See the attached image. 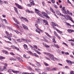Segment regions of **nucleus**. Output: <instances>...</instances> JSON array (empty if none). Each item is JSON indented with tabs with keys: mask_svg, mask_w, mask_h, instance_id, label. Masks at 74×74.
Listing matches in <instances>:
<instances>
[{
	"mask_svg": "<svg viewBox=\"0 0 74 74\" xmlns=\"http://www.w3.org/2000/svg\"><path fill=\"white\" fill-rule=\"evenodd\" d=\"M43 53L45 55H48L49 56V58H50L51 60H53L54 61H55V60H56L57 58H54V56L52 54H51L49 53H47L46 52H44Z\"/></svg>",
	"mask_w": 74,
	"mask_h": 74,
	"instance_id": "1",
	"label": "nucleus"
},
{
	"mask_svg": "<svg viewBox=\"0 0 74 74\" xmlns=\"http://www.w3.org/2000/svg\"><path fill=\"white\" fill-rule=\"evenodd\" d=\"M5 33L6 35L7 36H5L4 37H5L6 38H8L9 41H11L12 39L11 37H12V35H11L9 33H8V32L6 31L5 32Z\"/></svg>",
	"mask_w": 74,
	"mask_h": 74,
	"instance_id": "2",
	"label": "nucleus"
},
{
	"mask_svg": "<svg viewBox=\"0 0 74 74\" xmlns=\"http://www.w3.org/2000/svg\"><path fill=\"white\" fill-rule=\"evenodd\" d=\"M62 12H63L64 14H69V10H66V7H62Z\"/></svg>",
	"mask_w": 74,
	"mask_h": 74,
	"instance_id": "3",
	"label": "nucleus"
},
{
	"mask_svg": "<svg viewBox=\"0 0 74 74\" xmlns=\"http://www.w3.org/2000/svg\"><path fill=\"white\" fill-rule=\"evenodd\" d=\"M42 15L45 16V18H47L48 19H49V18H50V17L48 15V14L46 13L43 12H42Z\"/></svg>",
	"mask_w": 74,
	"mask_h": 74,
	"instance_id": "4",
	"label": "nucleus"
},
{
	"mask_svg": "<svg viewBox=\"0 0 74 74\" xmlns=\"http://www.w3.org/2000/svg\"><path fill=\"white\" fill-rule=\"evenodd\" d=\"M15 4L16 5L17 8H19V9H21V10H22L23 8L22 7V6L19 5V4H18L15 3Z\"/></svg>",
	"mask_w": 74,
	"mask_h": 74,
	"instance_id": "5",
	"label": "nucleus"
},
{
	"mask_svg": "<svg viewBox=\"0 0 74 74\" xmlns=\"http://www.w3.org/2000/svg\"><path fill=\"white\" fill-rule=\"evenodd\" d=\"M27 53H29L30 55H32L35 56H36V53H34L33 54V53L32 52V51H27Z\"/></svg>",
	"mask_w": 74,
	"mask_h": 74,
	"instance_id": "6",
	"label": "nucleus"
},
{
	"mask_svg": "<svg viewBox=\"0 0 74 74\" xmlns=\"http://www.w3.org/2000/svg\"><path fill=\"white\" fill-rule=\"evenodd\" d=\"M51 26H57V27H58L59 26H58V25L57 24H56L53 22H51Z\"/></svg>",
	"mask_w": 74,
	"mask_h": 74,
	"instance_id": "7",
	"label": "nucleus"
},
{
	"mask_svg": "<svg viewBox=\"0 0 74 74\" xmlns=\"http://www.w3.org/2000/svg\"><path fill=\"white\" fill-rule=\"evenodd\" d=\"M22 26L23 27V28H24V29H26V30H28V27H27L26 26V25H24V24H22Z\"/></svg>",
	"mask_w": 74,
	"mask_h": 74,
	"instance_id": "8",
	"label": "nucleus"
},
{
	"mask_svg": "<svg viewBox=\"0 0 74 74\" xmlns=\"http://www.w3.org/2000/svg\"><path fill=\"white\" fill-rule=\"evenodd\" d=\"M30 2L32 5L34 6L35 5V4L34 3V1L33 0H30Z\"/></svg>",
	"mask_w": 74,
	"mask_h": 74,
	"instance_id": "9",
	"label": "nucleus"
},
{
	"mask_svg": "<svg viewBox=\"0 0 74 74\" xmlns=\"http://www.w3.org/2000/svg\"><path fill=\"white\" fill-rule=\"evenodd\" d=\"M66 62L67 63H68L69 64L72 65V62H71V61L70 60H66Z\"/></svg>",
	"mask_w": 74,
	"mask_h": 74,
	"instance_id": "10",
	"label": "nucleus"
},
{
	"mask_svg": "<svg viewBox=\"0 0 74 74\" xmlns=\"http://www.w3.org/2000/svg\"><path fill=\"white\" fill-rule=\"evenodd\" d=\"M16 58L17 59H18L19 61H21V62H23V61L22 60V57H17Z\"/></svg>",
	"mask_w": 74,
	"mask_h": 74,
	"instance_id": "11",
	"label": "nucleus"
},
{
	"mask_svg": "<svg viewBox=\"0 0 74 74\" xmlns=\"http://www.w3.org/2000/svg\"><path fill=\"white\" fill-rule=\"evenodd\" d=\"M13 19L14 21H15V22H16V23H17V24H19V22H18V21L17 19H16V18H15L13 17Z\"/></svg>",
	"mask_w": 74,
	"mask_h": 74,
	"instance_id": "12",
	"label": "nucleus"
},
{
	"mask_svg": "<svg viewBox=\"0 0 74 74\" xmlns=\"http://www.w3.org/2000/svg\"><path fill=\"white\" fill-rule=\"evenodd\" d=\"M67 31L69 33H72V32H74V30L73 29H69L67 30Z\"/></svg>",
	"mask_w": 74,
	"mask_h": 74,
	"instance_id": "13",
	"label": "nucleus"
},
{
	"mask_svg": "<svg viewBox=\"0 0 74 74\" xmlns=\"http://www.w3.org/2000/svg\"><path fill=\"white\" fill-rule=\"evenodd\" d=\"M35 12H36V13L37 14H39V12H40V11L38 9H35Z\"/></svg>",
	"mask_w": 74,
	"mask_h": 74,
	"instance_id": "14",
	"label": "nucleus"
},
{
	"mask_svg": "<svg viewBox=\"0 0 74 74\" xmlns=\"http://www.w3.org/2000/svg\"><path fill=\"white\" fill-rule=\"evenodd\" d=\"M45 33L46 34L47 36H48V37H49V38H52V36H51L50 35L48 34V33L47 32H45Z\"/></svg>",
	"mask_w": 74,
	"mask_h": 74,
	"instance_id": "15",
	"label": "nucleus"
},
{
	"mask_svg": "<svg viewBox=\"0 0 74 74\" xmlns=\"http://www.w3.org/2000/svg\"><path fill=\"white\" fill-rule=\"evenodd\" d=\"M21 18L22 19H23V20H24V21H26V22H28L29 21H28V20H27V18H25L23 17H21Z\"/></svg>",
	"mask_w": 74,
	"mask_h": 74,
	"instance_id": "16",
	"label": "nucleus"
},
{
	"mask_svg": "<svg viewBox=\"0 0 74 74\" xmlns=\"http://www.w3.org/2000/svg\"><path fill=\"white\" fill-rule=\"evenodd\" d=\"M43 21L44 23H45L46 25H48V21H47L46 20H43Z\"/></svg>",
	"mask_w": 74,
	"mask_h": 74,
	"instance_id": "17",
	"label": "nucleus"
},
{
	"mask_svg": "<svg viewBox=\"0 0 74 74\" xmlns=\"http://www.w3.org/2000/svg\"><path fill=\"white\" fill-rule=\"evenodd\" d=\"M56 13L57 15H61L60 12V11H59L58 10H56Z\"/></svg>",
	"mask_w": 74,
	"mask_h": 74,
	"instance_id": "18",
	"label": "nucleus"
},
{
	"mask_svg": "<svg viewBox=\"0 0 74 74\" xmlns=\"http://www.w3.org/2000/svg\"><path fill=\"white\" fill-rule=\"evenodd\" d=\"M26 12H28V13H30L31 14H33V13H34V12L33 11H30L29 10H26Z\"/></svg>",
	"mask_w": 74,
	"mask_h": 74,
	"instance_id": "19",
	"label": "nucleus"
},
{
	"mask_svg": "<svg viewBox=\"0 0 74 74\" xmlns=\"http://www.w3.org/2000/svg\"><path fill=\"white\" fill-rule=\"evenodd\" d=\"M57 32H58V33H60V34H61V35H63V34H62V32L60 31L58 29H57Z\"/></svg>",
	"mask_w": 74,
	"mask_h": 74,
	"instance_id": "20",
	"label": "nucleus"
},
{
	"mask_svg": "<svg viewBox=\"0 0 74 74\" xmlns=\"http://www.w3.org/2000/svg\"><path fill=\"white\" fill-rule=\"evenodd\" d=\"M38 22L40 25H41L42 24V22H41V21L40 19H38Z\"/></svg>",
	"mask_w": 74,
	"mask_h": 74,
	"instance_id": "21",
	"label": "nucleus"
},
{
	"mask_svg": "<svg viewBox=\"0 0 74 74\" xmlns=\"http://www.w3.org/2000/svg\"><path fill=\"white\" fill-rule=\"evenodd\" d=\"M38 21H36L35 22V26H36V27H38Z\"/></svg>",
	"mask_w": 74,
	"mask_h": 74,
	"instance_id": "22",
	"label": "nucleus"
},
{
	"mask_svg": "<svg viewBox=\"0 0 74 74\" xmlns=\"http://www.w3.org/2000/svg\"><path fill=\"white\" fill-rule=\"evenodd\" d=\"M14 9L15 12H16L17 13V14H18V9H17V8H16V7H14Z\"/></svg>",
	"mask_w": 74,
	"mask_h": 74,
	"instance_id": "23",
	"label": "nucleus"
},
{
	"mask_svg": "<svg viewBox=\"0 0 74 74\" xmlns=\"http://www.w3.org/2000/svg\"><path fill=\"white\" fill-rule=\"evenodd\" d=\"M45 11L47 13V14H48V15H50L51 13H50V12L48 11V10L45 9Z\"/></svg>",
	"mask_w": 74,
	"mask_h": 74,
	"instance_id": "24",
	"label": "nucleus"
},
{
	"mask_svg": "<svg viewBox=\"0 0 74 74\" xmlns=\"http://www.w3.org/2000/svg\"><path fill=\"white\" fill-rule=\"evenodd\" d=\"M64 17H65V19H69V17H70V16L68 15H65L64 16Z\"/></svg>",
	"mask_w": 74,
	"mask_h": 74,
	"instance_id": "25",
	"label": "nucleus"
},
{
	"mask_svg": "<svg viewBox=\"0 0 74 74\" xmlns=\"http://www.w3.org/2000/svg\"><path fill=\"white\" fill-rule=\"evenodd\" d=\"M50 10L52 12H53V13H54V14H55V12L54 11V10H53V9H52V8H50Z\"/></svg>",
	"mask_w": 74,
	"mask_h": 74,
	"instance_id": "26",
	"label": "nucleus"
},
{
	"mask_svg": "<svg viewBox=\"0 0 74 74\" xmlns=\"http://www.w3.org/2000/svg\"><path fill=\"white\" fill-rule=\"evenodd\" d=\"M24 47L25 49H28V48L27 47V46L26 45H24Z\"/></svg>",
	"mask_w": 74,
	"mask_h": 74,
	"instance_id": "27",
	"label": "nucleus"
},
{
	"mask_svg": "<svg viewBox=\"0 0 74 74\" xmlns=\"http://www.w3.org/2000/svg\"><path fill=\"white\" fill-rule=\"evenodd\" d=\"M5 59V57L2 56H0V59L3 60Z\"/></svg>",
	"mask_w": 74,
	"mask_h": 74,
	"instance_id": "28",
	"label": "nucleus"
},
{
	"mask_svg": "<svg viewBox=\"0 0 74 74\" xmlns=\"http://www.w3.org/2000/svg\"><path fill=\"white\" fill-rule=\"evenodd\" d=\"M14 25L15 26H16V27H17L18 29H19V25L15 23H14Z\"/></svg>",
	"mask_w": 74,
	"mask_h": 74,
	"instance_id": "29",
	"label": "nucleus"
},
{
	"mask_svg": "<svg viewBox=\"0 0 74 74\" xmlns=\"http://www.w3.org/2000/svg\"><path fill=\"white\" fill-rule=\"evenodd\" d=\"M44 64L45 65V66H49V64L45 62H44Z\"/></svg>",
	"mask_w": 74,
	"mask_h": 74,
	"instance_id": "30",
	"label": "nucleus"
},
{
	"mask_svg": "<svg viewBox=\"0 0 74 74\" xmlns=\"http://www.w3.org/2000/svg\"><path fill=\"white\" fill-rule=\"evenodd\" d=\"M69 19L70 20V21H72V22H73V23L74 21L73 20V18H71V17H70V16H69Z\"/></svg>",
	"mask_w": 74,
	"mask_h": 74,
	"instance_id": "31",
	"label": "nucleus"
},
{
	"mask_svg": "<svg viewBox=\"0 0 74 74\" xmlns=\"http://www.w3.org/2000/svg\"><path fill=\"white\" fill-rule=\"evenodd\" d=\"M32 5L31 3H28L27 5V7H32Z\"/></svg>",
	"mask_w": 74,
	"mask_h": 74,
	"instance_id": "32",
	"label": "nucleus"
},
{
	"mask_svg": "<svg viewBox=\"0 0 74 74\" xmlns=\"http://www.w3.org/2000/svg\"><path fill=\"white\" fill-rule=\"evenodd\" d=\"M54 34L55 36H56V37H58V34L56 32L54 31Z\"/></svg>",
	"mask_w": 74,
	"mask_h": 74,
	"instance_id": "33",
	"label": "nucleus"
},
{
	"mask_svg": "<svg viewBox=\"0 0 74 74\" xmlns=\"http://www.w3.org/2000/svg\"><path fill=\"white\" fill-rule=\"evenodd\" d=\"M52 27H53V29H54L55 30H56V31H57V30H58V29H57L56 27L55 26H53Z\"/></svg>",
	"mask_w": 74,
	"mask_h": 74,
	"instance_id": "34",
	"label": "nucleus"
},
{
	"mask_svg": "<svg viewBox=\"0 0 74 74\" xmlns=\"http://www.w3.org/2000/svg\"><path fill=\"white\" fill-rule=\"evenodd\" d=\"M53 7H55V8H58V6H57L55 4H53Z\"/></svg>",
	"mask_w": 74,
	"mask_h": 74,
	"instance_id": "35",
	"label": "nucleus"
},
{
	"mask_svg": "<svg viewBox=\"0 0 74 74\" xmlns=\"http://www.w3.org/2000/svg\"><path fill=\"white\" fill-rule=\"evenodd\" d=\"M16 41H18V42H22V40L20 39H17L16 40Z\"/></svg>",
	"mask_w": 74,
	"mask_h": 74,
	"instance_id": "36",
	"label": "nucleus"
},
{
	"mask_svg": "<svg viewBox=\"0 0 74 74\" xmlns=\"http://www.w3.org/2000/svg\"><path fill=\"white\" fill-rule=\"evenodd\" d=\"M37 66H38V67H41V64H40V63H39L38 62H37Z\"/></svg>",
	"mask_w": 74,
	"mask_h": 74,
	"instance_id": "37",
	"label": "nucleus"
},
{
	"mask_svg": "<svg viewBox=\"0 0 74 74\" xmlns=\"http://www.w3.org/2000/svg\"><path fill=\"white\" fill-rule=\"evenodd\" d=\"M53 42L54 43H56V41H55V38H53L52 39Z\"/></svg>",
	"mask_w": 74,
	"mask_h": 74,
	"instance_id": "38",
	"label": "nucleus"
},
{
	"mask_svg": "<svg viewBox=\"0 0 74 74\" xmlns=\"http://www.w3.org/2000/svg\"><path fill=\"white\" fill-rule=\"evenodd\" d=\"M51 70V69H50V68L48 67L46 68V70L47 71H49Z\"/></svg>",
	"mask_w": 74,
	"mask_h": 74,
	"instance_id": "39",
	"label": "nucleus"
},
{
	"mask_svg": "<svg viewBox=\"0 0 74 74\" xmlns=\"http://www.w3.org/2000/svg\"><path fill=\"white\" fill-rule=\"evenodd\" d=\"M14 32L16 33L17 34H19V33H20V32H18V31H17V30H14Z\"/></svg>",
	"mask_w": 74,
	"mask_h": 74,
	"instance_id": "40",
	"label": "nucleus"
},
{
	"mask_svg": "<svg viewBox=\"0 0 74 74\" xmlns=\"http://www.w3.org/2000/svg\"><path fill=\"white\" fill-rule=\"evenodd\" d=\"M3 70H7V67L5 66H4L3 67Z\"/></svg>",
	"mask_w": 74,
	"mask_h": 74,
	"instance_id": "41",
	"label": "nucleus"
},
{
	"mask_svg": "<svg viewBox=\"0 0 74 74\" xmlns=\"http://www.w3.org/2000/svg\"><path fill=\"white\" fill-rule=\"evenodd\" d=\"M54 45H55V47H56L57 48H59V46H58V45L55 44Z\"/></svg>",
	"mask_w": 74,
	"mask_h": 74,
	"instance_id": "42",
	"label": "nucleus"
},
{
	"mask_svg": "<svg viewBox=\"0 0 74 74\" xmlns=\"http://www.w3.org/2000/svg\"><path fill=\"white\" fill-rule=\"evenodd\" d=\"M11 47L12 48H13V49H15V48L16 47V46L14 45H11Z\"/></svg>",
	"mask_w": 74,
	"mask_h": 74,
	"instance_id": "43",
	"label": "nucleus"
},
{
	"mask_svg": "<svg viewBox=\"0 0 74 74\" xmlns=\"http://www.w3.org/2000/svg\"><path fill=\"white\" fill-rule=\"evenodd\" d=\"M42 44L44 47H46L47 46V45L46 44V43H42Z\"/></svg>",
	"mask_w": 74,
	"mask_h": 74,
	"instance_id": "44",
	"label": "nucleus"
},
{
	"mask_svg": "<svg viewBox=\"0 0 74 74\" xmlns=\"http://www.w3.org/2000/svg\"><path fill=\"white\" fill-rule=\"evenodd\" d=\"M52 70L53 71H55L56 70V68H52Z\"/></svg>",
	"mask_w": 74,
	"mask_h": 74,
	"instance_id": "45",
	"label": "nucleus"
},
{
	"mask_svg": "<svg viewBox=\"0 0 74 74\" xmlns=\"http://www.w3.org/2000/svg\"><path fill=\"white\" fill-rule=\"evenodd\" d=\"M56 51L59 53H61V51L59 49H58L56 50Z\"/></svg>",
	"mask_w": 74,
	"mask_h": 74,
	"instance_id": "46",
	"label": "nucleus"
},
{
	"mask_svg": "<svg viewBox=\"0 0 74 74\" xmlns=\"http://www.w3.org/2000/svg\"><path fill=\"white\" fill-rule=\"evenodd\" d=\"M26 42H31V41L30 40H27L26 39Z\"/></svg>",
	"mask_w": 74,
	"mask_h": 74,
	"instance_id": "47",
	"label": "nucleus"
},
{
	"mask_svg": "<svg viewBox=\"0 0 74 74\" xmlns=\"http://www.w3.org/2000/svg\"><path fill=\"white\" fill-rule=\"evenodd\" d=\"M36 32L39 33V34H40V32L38 31L37 29H36Z\"/></svg>",
	"mask_w": 74,
	"mask_h": 74,
	"instance_id": "48",
	"label": "nucleus"
},
{
	"mask_svg": "<svg viewBox=\"0 0 74 74\" xmlns=\"http://www.w3.org/2000/svg\"><path fill=\"white\" fill-rule=\"evenodd\" d=\"M10 54H11V55H15V54L13 53L12 52H11L10 53Z\"/></svg>",
	"mask_w": 74,
	"mask_h": 74,
	"instance_id": "49",
	"label": "nucleus"
},
{
	"mask_svg": "<svg viewBox=\"0 0 74 74\" xmlns=\"http://www.w3.org/2000/svg\"><path fill=\"white\" fill-rule=\"evenodd\" d=\"M28 68L30 70H32V68L28 66Z\"/></svg>",
	"mask_w": 74,
	"mask_h": 74,
	"instance_id": "50",
	"label": "nucleus"
},
{
	"mask_svg": "<svg viewBox=\"0 0 74 74\" xmlns=\"http://www.w3.org/2000/svg\"><path fill=\"white\" fill-rule=\"evenodd\" d=\"M15 49H16L17 51H19V48L18 47H16L15 48Z\"/></svg>",
	"mask_w": 74,
	"mask_h": 74,
	"instance_id": "51",
	"label": "nucleus"
},
{
	"mask_svg": "<svg viewBox=\"0 0 74 74\" xmlns=\"http://www.w3.org/2000/svg\"><path fill=\"white\" fill-rule=\"evenodd\" d=\"M44 41H45V42H47L48 43L49 41L48 40H46V39H45L44 40Z\"/></svg>",
	"mask_w": 74,
	"mask_h": 74,
	"instance_id": "52",
	"label": "nucleus"
},
{
	"mask_svg": "<svg viewBox=\"0 0 74 74\" xmlns=\"http://www.w3.org/2000/svg\"><path fill=\"white\" fill-rule=\"evenodd\" d=\"M2 2L1 3V4H3V3H5V4H7V1H2Z\"/></svg>",
	"mask_w": 74,
	"mask_h": 74,
	"instance_id": "53",
	"label": "nucleus"
},
{
	"mask_svg": "<svg viewBox=\"0 0 74 74\" xmlns=\"http://www.w3.org/2000/svg\"><path fill=\"white\" fill-rule=\"evenodd\" d=\"M4 70V69L3 68H1L0 69V71H3Z\"/></svg>",
	"mask_w": 74,
	"mask_h": 74,
	"instance_id": "54",
	"label": "nucleus"
},
{
	"mask_svg": "<svg viewBox=\"0 0 74 74\" xmlns=\"http://www.w3.org/2000/svg\"><path fill=\"white\" fill-rule=\"evenodd\" d=\"M4 65H5L4 66H5V67H7V66H8V65L7 64L5 63V64H3Z\"/></svg>",
	"mask_w": 74,
	"mask_h": 74,
	"instance_id": "55",
	"label": "nucleus"
},
{
	"mask_svg": "<svg viewBox=\"0 0 74 74\" xmlns=\"http://www.w3.org/2000/svg\"><path fill=\"white\" fill-rule=\"evenodd\" d=\"M68 14H69V15H71V16H73V14L71 12L70 13L69 11V13H68Z\"/></svg>",
	"mask_w": 74,
	"mask_h": 74,
	"instance_id": "56",
	"label": "nucleus"
},
{
	"mask_svg": "<svg viewBox=\"0 0 74 74\" xmlns=\"http://www.w3.org/2000/svg\"><path fill=\"white\" fill-rule=\"evenodd\" d=\"M5 54L6 55H8L9 54V53L7 51H5Z\"/></svg>",
	"mask_w": 74,
	"mask_h": 74,
	"instance_id": "57",
	"label": "nucleus"
},
{
	"mask_svg": "<svg viewBox=\"0 0 74 74\" xmlns=\"http://www.w3.org/2000/svg\"><path fill=\"white\" fill-rule=\"evenodd\" d=\"M13 37H14L15 38H16H16H17V36H16V35H14Z\"/></svg>",
	"mask_w": 74,
	"mask_h": 74,
	"instance_id": "58",
	"label": "nucleus"
},
{
	"mask_svg": "<svg viewBox=\"0 0 74 74\" xmlns=\"http://www.w3.org/2000/svg\"><path fill=\"white\" fill-rule=\"evenodd\" d=\"M5 42H7V43H9V44H11V42L9 41H6V40H5Z\"/></svg>",
	"mask_w": 74,
	"mask_h": 74,
	"instance_id": "59",
	"label": "nucleus"
},
{
	"mask_svg": "<svg viewBox=\"0 0 74 74\" xmlns=\"http://www.w3.org/2000/svg\"><path fill=\"white\" fill-rule=\"evenodd\" d=\"M36 52L38 54H39V55H40V54H41V53H40V52L38 51H36Z\"/></svg>",
	"mask_w": 74,
	"mask_h": 74,
	"instance_id": "60",
	"label": "nucleus"
},
{
	"mask_svg": "<svg viewBox=\"0 0 74 74\" xmlns=\"http://www.w3.org/2000/svg\"><path fill=\"white\" fill-rule=\"evenodd\" d=\"M21 40L22 41H26V39H24L23 38H21Z\"/></svg>",
	"mask_w": 74,
	"mask_h": 74,
	"instance_id": "61",
	"label": "nucleus"
},
{
	"mask_svg": "<svg viewBox=\"0 0 74 74\" xmlns=\"http://www.w3.org/2000/svg\"><path fill=\"white\" fill-rule=\"evenodd\" d=\"M30 47L32 48V50H34V47H32V46H30Z\"/></svg>",
	"mask_w": 74,
	"mask_h": 74,
	"instance_id": "62",
	"label": "nucleus"
},
{
	"mask_svg": "<svg viewBox=\"0 0 74 74\" xmlns=\"http://www.w3.org/2000/svg\"><path fill=\"white\" fill-rule=\"evenodd\" d=\"M42 3L43 6H45V3L44 2H42Z\"/></svg>",
	"mask_w": 74,
	"mask_h": 74,
	"instance_id": "63",
	"label": "nucleus"
},
{
	"mask_svg": "<svg viewBox=\"0 0 74 74\" xmlns=\"http://www.w3.org/2000/svg\"><path fill=\"white\" fill-rule=\"evenodd\" d=\"M71 74H74V72L73 71H71L70 72Z\"/></svg>",
	"mask_w": 74,
	"mask_h": 74,
	"instance_id": "64",
	"label": "nucleus"
}]
</instances>
